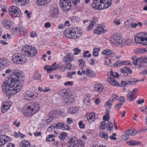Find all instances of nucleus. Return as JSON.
Masks as SVG:
<instances>
[{"instance_id":"obj_1","label":"nucleus","mask_w":147,"mask_h":147,"mask_svg":"<svg viewBox=\"0 0 147 147\" xmlns=\"http://www.w3.org/2000/svg\"><path fill=\"white\" fill-rule=\"evenodd\" d=\"M11 76L5 81L3 85V91L7 95L15 94L19 92V86L17 84L21 83L24 80L23 72L18 70H13Z\"/></svg>"},{"instance_id":"obj_2","label":"nucleus","mask_w":147,"mask_h":147,"mask_svg":"<svg viewBox=\"0 0 147 147\" xmlns=\"http://www.w3.org/2000/svg\"><path fill=\"white\" fill-rule=\"evenodd\" d=\"M40 106L38 102L34 101L30 102V105L26 109V111L24 113V115L26 117L31 116L39 110Z\"/></svg>"},{"instance_id":"obj_3","label":"nucleus","mask_w":147,"mask_h":147,"mask_svg":"<svg viewBox=\"0 0 147 147\" xmlns=\"http://www.w3.org/2000/svg\"><path fill=\"white\" fill-rule=\"evenodd\" d=\"M134 40L136 43L143 45H147V34L144 32L138 34L135 37Z\"/></svg>"},{"instance_id":"obj_4","label":"nucleus","mask_w":147,"mask_h":147,"mask_svg":"<svg viewBox=\"0 0 147 147\" xmlns=\"http://www.w3.org/2000/svg\"><path fill=\"white\" fill-rule=\"evenodd\" d=\"M9 13L11 16L14 18L20 17L22 14L20 9L17 6L14 5L9 7Z\"/></svg>"},{"instance_id":"obj_5","label":"nucleus","mask_w":147,"mask_h":147,"mask_svg":"<svg viewBox=\"0 0 147 147\" xmlns=\"http://www.w3.org/2000/svg\"><path fill=\"white\" fill-rule=\"evenodd\" d=\"M23 50L26 53V55L28 57H33L37 53V50L35 48L28 45L26 46L23 48Z\"/></svg>"},{"instance_id":"obj_6","label":"nucleus","mask_w":147,"mask_h":147,"mask_svg":"<svg viewBox=\"0 0 147 147\" xmlns=\"http://www.w3.org/2000/svg\"><path fill=\"white\" fill-rule=\"evenodd\" d=\"M122 39L119 34H115L111 36V41L114 45L117 46L122 44Z\"/></svg>"},{"instance_id":"obj_7","label":"nucleus","mask_w":147,"mask_h":147,"mask_svg":"<svg viewBox=\"0 0 147 147\" xmlns=\"http://www.w3.org/2000/svg\"><path fill=\"white\" fill-rule=\"evenodd\" d=\"M59 5L64 11H67L70 9L71 3L69 0H60Z\"/></svg>"},{"instance_id":"obj_8","label":"nucleus","mask_w":147,"mask_h":147,"mask_svg":"<svg viewBox=\"0 0 147 147\" xmlns=\"http://www.w3.org/2000/svg\"><path fill=\"white\" fill-rule=\"evenodd\" d=\"M131 60L133 64H140L142 63H147V56L137 58L136 56H133Z\"/></svg>"},{"instance_id":"obj_9","label":"nucleus","mask_w":147,"mask_h":147,"mask_svg":"<svg viewBox=\"0 0 147 147\" xmlns=\"http://www.w3.org/2000/svg\"><path fill=\"white\" fill-rule=\"evenodd\" d=\"M12 61L15 63L19 64H24L26 63L25 61L22 59V55L20 54H15L12 58Z\"/></svg>"},{"instance_id":"obj_10","label":"nucleus","mask_w":147,"mask_h":147,"mask_svg":"<svg viewBox=\"0 0 147 147\" xmlns=\"http://www.w3.org/2000/svg\"><path fill=\"white\" fill-rule=\"evenodd\" d=\"M37 96V94L34 92L28 91L26 92L24 98L26 100H33Z\"/></svg>"},{"instance_id":"obj_11","label":"nucleus","mask_w":147,"mask_h":147,"mask_svg":"<svg viewBox=\"0 0 147 147\" xmlns=\"http://www.w3.org/2000/svg\"><path fill=\"white\" fill-rule=\"evenodd\" d=\"M58 13V9L56 6H51L50 7L49 14L53 18L57 17Z\"/></svg>"},{"instance_id":"obj_12","label":"nucleus","mask_w":147,"mask_h":147,"mask_svg":"<svg viewBox=\"0 0 147 147\" xmlns=\"http://www.w3.org/2000/svg\"><path fill=\"white\" fill-rule=\"evenodd\" d=\"M11 139L6 135H0V146H1L8 142L11 141Z\"/></svg>"},{"instance_id":"obj_13","label":"nucleus","mask_w":147,"mask_h":147,"mask_svg":"<svg viewBox=\"0 0 147 147\" xmlns=\"http://www.w3.org/2000/svg\"><path fill=\"white\" fill-rule=\"evenodd\" d=\"M118 98V96L115 94H113L111 97V99H110L105 104V106H107L109 109L111 108V105L113 102L116 100Z\"/></svg>"},{"instance_id":"obj_14","label":"nucleus","mask_w":147,"mask_h":147,"mask_svg":"<svg viewBox=\"0 0 147 147\" xmlns=\"http://www.w3.org/2000/svg\"><path fill=\"white\" fill-rule=\"evenodd\" d=\"M11 21L9 19H5L2 21V24L4 27L6 29L10 30H12V27L11 23Z\"/></svg>"},{"instance_id":"obj_15","label":"nucleus","mask_w":147,"mask_h":147,"mask_svg":"<svg viewBox=\"0 0 147 147\" xmlns=\"http://www.w3.org/2000/svg\"><path fill=\"white\" fill-rule=\"evenodd\" d=\"M59 68V67L56 65H51L50 66L47 65L44 67V69L47 70V72L49 74Z\"/></svg>"},{"instance_id":"obj_16","label":"nucleus","mask_w":147,"mask_h":147,"mask_svg":"<svg viewBox=\"0 0 147 147\" xmlns=\"http://www.w3.org/2000/svg\"><path fill=\"white\" fill-rule=\"evenodd\" d=\"M55 128L57 129H60L62 130H69V127L68 125L65 123H64L62 122V123H55Z\"/></svg>"},{"instance_id":"obj_17","label":"nucleus","mask_w":147,"mask_h":147,"mask_svg":"<svg viewBox=\"0 0 147 147\" xmlns=\"http://www.w3.org/2000/svg\"><path fill=\"white\" fill-rule=\"evenodd\" d=\"M102 54L108 56L109 57H113L115 56L116 54L114 52L111 50L106 49L102 53Z\"/></svg>"},{"instance_id":"obj_18","label":"nucleus","mask_w":147,"mask_h":147,"mask_svg":"<svg viewBox=\"0 0 147 147\" xmlns=\"http://www.w3.org/2000/svg\"><path fill=\"white\" fill-rule=\"evenodd\" d=\"M69 144L71 147H78L79 146L77 139L75 137H74L70 139Z\"/></svg>"},{"instance_id":"obj_19","label":"nucleus","mask_w":147,"mask_h":147,"mask_svg":"<svg viewBox=\"0 0 147 147\" xmlns=\"http://www.w3.org/2000/svg\"><path fill=\"white\" fill-rule=\"evenodd\" d=\"M12 31L15 33L18 34H22V32H25L26 30L24 27L22 26H19V27H16L15 28H13Z\"/></svg>"},{"instance_id":"obj_20","label":"nucleus","mask_w":147,"mask_h":147,"mask_svg":"<svg viewBox=\"0 0 147 147\" xmlns=\"http://www.w3.org/2000/svg\"><path fill=\"white\" fill-rule=\"evenodd\" d=\"M72 27H71L64 30L63 34L66 37L70 39H71V38H73V36L71 35V32H73L72 30Z\"/></svg>"},{"instance_id":"obj_21","label":"nucleus","mask_w":147,"mask_h":147,"mask_svg":"<svg viewBox=\"0 0 147 147\" xmlns=\"http://www.w3.org/2000/svg\"><path fill=\"white\" fill-rule=\"evenodd\" d=\"M72 30H73V32H71V35L73 36V38H71V39H75L77 38L80 37L81 35V32L80 31H78V32H77L75 28H72Z\"/></svg>"},{"instance_id":"obj_22","label":"nucleus","mask_w":147,"mask_h":147,"mask_svg":"<svg viewBox=\"0 0 147 147\" xmlns=\"http://www.w3.org/2000/svg\"><path fill=\"white\" fill-rule=\"evenodd\" d=\"M106 32V31L102 27L99 26L97 27L96 29L94 30V33L98 35H100L105 33Z\"/></svg>"},{"instance_id":"obj_23","label":"nucleus","mask_w":147,"mask_h":147,"mask_svg":"<svg viewBox=\"0 0 147 147\" xmlns=\"http://www.w3.org/2000/svg\"><path fill=\"white\" fill-rule=\"evenodd\" d=\"M101 1L100 0H94L92 4V6L94 9L98 10L99 9V6Z\"/></svg>"},{"instance_id":"obj_24","label":"nucleus","mask_w":147,"mask_h":147,"mask_svg":"<svg viewBox=\"0 0 147 147\" xmlns=\"http://www.w3.org/2000/svg\"><path fill=\"white\" fill-rule=\"evenodd\" d=\"M52 0H37V3L39 6H44L49 3Z\"/></svg>"},{"instance_id":"obj_25","label":"nucleus","mask_w":147,"mask_h":147,"mask_svg":"<svg viewBox=\"0 0 147 147\" xmlns=\"http://www.w3.org/2000/svg\"><path fill=\"white\" fill-rule=\"evenodd\" d=\"M107 80L109 84L113 86H116L117 87L120 86L119 84L117 82L115 79L112 78L111 77H109L107 78Z\"/></svg>"},{"instance_id":"obj_26","label":"nucleus","mask_w":147,"mask_h":147,"mask_svg":"<svg viewBox=\"0 0 147 147\" xmlns=\"http://www.w3.org/2000/svg\"><path fill=\"white\" fill-rule=\"evenodd\" d=\"M73 57L70 54H68L67 56L64 57L62 59V62L63 63H69L72 61Z\"/></svg>"},{"instance_id":"obj_27","label":"nucleus","mask_w":147,"mask_h":147,"mask_svg":"<svg viewBox=\"0 0 147 147\" xmlns=\"http://www.w3.org/2000/svg\"><path fill=\"white\" fill-rule=\"evenodd\" d=\"M69 90L63 89L59 91V95L60 97L62 98L67 96V94L69 93Z\"/></svg>"},{"instance_id":"obj_28","label":"nucleus","mask_w":147,"mask_h":147,"mask_svg":"<svg viewBox=\"0 0 147 147\" xmlns=\"http://www.w3.org/2000/svg\"><path fill=\"white\" fill-rule=\"evenodd\" d=\"M95 116V114L93 113H90L86 114L85 117L88 121L89 122L91 121V122H92L94 120Z\"/></svg>"},{"instance_id":"obj_29","label":"nucleus","mask_w":147,"mask_h":147,"mask_svg":"<svg viewBox=\"0 0 147 147\" xmlns=\"http://www.w3.org/2000/svg\"><path fill=\"white\" fill-rule=\"evenodd\" d=\"M120 71L122 74L124 73V76H127L128 75L127 73L128 72L129 73H131L132 72L131 70L129 68L127 67H124V69H120Z\"/></svg>"},{"instance_id":"obj_30","label":"nucleus","mask_w":147,"mask_h":147,"mask_svg":"<svg viewBox=\"0 0 147 147\" xmlns=\"http://www.w3.org/2000/svg\"><path fill=\"white\" fill-rule=\"evenodd\" d=\"M94 90L99 92H102L103 89V87L102 84H97L94 85Z\"/></svg>"},{"instance_id":"obj_31","label":"nucleus","mask_w":147,"mask_h":147,"mask_svg":"<svg viewBox=\"0 0 147 147\" xmlns=\"http://www.w3.org/2000/svg\"><path fill=\"white\" fill-rule=\"evenodd\" d=\"M137 133V131L134 130H133L132 129H128L126 132V135L128 136L129 137L130 136H134Z\"/></svg>"},{"instance_id":"obj_32","label":"nucleus","mask_w":147,"mask_h":147,"mask_svg":"<svg viewBox=\"0 0 147 147\" xmlns=\"http://www.w3.org/2000/svg\"><path fill=\"white\" fill-rule=\"evenodd\" d=\"M20 146V147H30V145L28 141L24 140L21 142Z\"/></svg>"},{"instance_id":"obj_33","label":"nucleus","mask_w":147,"mask_h":147,"mask_svg":"<svg viewBox=\"0 0 147 147\" xmlns=\"http://www.w3.org/2000/svg\"><path fill=\"white\" fill-rule=\"evenodd\" d=\"M136 97L134 96V94L131 93L130 91L128 92L127 96V99L130 101H132L134 100Z\"/></svg>"},{"instance_id":"obj_34","label":"nucleus","mask_w":147,"mask_h":147,"mask_svg":"<svg viewBox=\"0 0 147 147\" xmlns=\"http://www.w3.org/2000/svg\"><path fill=\"white\" fill-rule=\"evenodd\" d=\"M51 123L52 121L50 118L46 120H43L42 121V123L43 125V127H45L47 125L51 124Z\"/></svg>"},{"instance_id":"obj_35","label":"nucleus","mask_w":147,"mask_h":147,"mask_svg":"<svg viewBox=\"0 0 147 147\" xmlns=\"http://www.w3.org/2000/svg\"><path fill=\"white\" fill-rule=\"evenodd\" d=\"M127 144L130 146H132L138 144H141V142H137L134 140H131L127 142Z\"/></svg>"},{"instance_id":"obj_36","label":"nucleus","mask_w":147,"mask_h":147,"mask_svg":"<svg viewBox=\"0 0 147 147\" xmlns=\"http://www.w3.org/2000/svg\"><path fill=\"white\" fill-rule=\"evenodd\" d=\"M69 20L71 22L74 23L79 22V20L78 17L76 16L70 17Z\"/></svg>"},{"instance_id":"obj_37","label":"nucleus","mask_w":147,"mask_h":147,"mask_svg":"<svg viewBox=\"0 0 147 147\" xmlns=\"http://www.w3.org/2000/svg\"><path fill=\"white\" fill-rule=\"evenodd\" d=\"M10 106L7 105H3L1 106V110L3 113H5L9 109Z\"/></svg>"},{"instance_id":"obj_38","label":"nucleus","mask_w":147,"mask_h":147,"mask_svg":"<svg viewBox=\"0 0 147 147\" xmlns=\"http://www.w3.org/2000/svg\"><path fill=\"white\" fill-rule=\"evenodd\" d=\"M86 74L87 76L92 77L95 75L94 72L90 69H86Z\"/></svg>"},{"instance_id":"obj_39","label":"nucleus","mask_w":147,"mask_h":147,"mask_svg":"<svg viewBox=\"0 0 147 147\" xmlns=\"http://www.w3.org/2000/svg\"><path fill=\"white\" fill-rule=\"evenodd\" d=\"M55 137V135L53 134L49 135L46 138V141L47 142H53L55 139L53 137Z\"/></svg>"},{"instance_id":"obj_40","label":"nucleus","mask_w":147,"mask_h":147,"mask_svg":"<svg viewBox=\"0 0 147 147\" xmlns=\"http://www.w3.org/2000/svg\"><path fill=\"white\" fill-rule=\"evenodd\" d=\"M100 50V48L94 47L92 53L93 56L95 57H97L98 55L99 51Z\"/></svg>"},{"instance_id":"obj_41","label":"nucleus","mask_w":147,"mask_h":147,"mask_svg":"<svg viewBox=\"0 0 147 147\" xmlns=\"http://www.w3.org/2000/svg\"><path fill=\"white\" fill-rule=\"evenodd\" d=\"M131 43V40H130L128 39L127 40H125L122 39V44H120V45H129Z\"/></svg>"},{"instance_id":"obj_42","label":"nucleus","mask_w":147,"mask_h":147,"mask_svg":"<svg viewBox=\"0 0 147 147\" xmlns=\"http://www.w3.org/2000/svg\"><path fill=\"white\" fill-rule=\"evenodd\" d=\"M101 1L100 3L99 6V10H102L104 9L103 7H104V5H105V3H107L108 0H100Z\"/></svg>"},{"instance_id":"obj_43","label":"nucleus","mask_w":147,"mask_h":147,"mask_svg":"<svg viewBox=\"0 0 147 147\" xmlns=\"http://www.w3.org/2000/svg\"><path fill=\"white\" fill-rule=\"evenodd\" d=\"M115 64H130V62L128 61H117Z\"/></svg>"},{"instance_id":"obj_44","label":"nucleus","mask_w":147,"mask_h":147,"mask_svg":"<svg viewBox=\"0 0 147 147\" xmlns=\"http://www.w3.org/2000/svg\"><path fill=\"white\" fill-rule=\"evenodd\" d=\"M138 81L135 78H131L129 79L127 82L129 85H135L136 84V82Z\"/></svg>"},{"instance_id":"obj_45","label":"nucleus","mask_w":147,"mask_h":147,"mask_svg":"<svg viewBox=\"0 0 147 147\" xmlns=\"http://www.w3.org/2000/svg\"><path fill=\"white\" fill-rule=\"evenodd\" d=\"M144 49H142L141 48L136 49L134 51V53L137 54L143 53H144Z\"/></svg>"},{"instance_id":"obj_46","label":"nucleus","mask_w":147,"mask_h":147,"mask_svg":"<svg viewBox=\"0 0 147 147\" xmlns=\"http://www.w3.org/2000/svg\"><path fill=\"white\" fill-rule=\"evenodd\" d=\"M99 136L101 138H104L106 140H107L108 138V134L105 133L104 131L100 132Z\"/></svg>"},{"instance_id":"obj_47","label":"nucleus","mask_w":147,"mask_h":147,"mask_svg":"<svg viewBox=\"0 0 147 147\" xmlns=\"http://www.w3.org/2000/svg\"><path fill=\"white\" fill-rule=\"evenodd\" d=\"M33 77L34 80H38L40 79L41 75L38 74L37 72L35 71L34 72V76Z\"/></svg>"},{"instance_id":"obj_48","label":"nucleus","mask_w":147,"mask_h":147,"mask_svg":"<svg viewBox=\"0 0 147 147\" xmlns=\"http://www.w3.org/2000/svg\"><path fill=\"white\" fill-rule=\"evenodd\" d=\"M91 101V99L87 98L86 100L84 101V105L87 107H89L90 105V102Z\"/></svg>"},{"instance_id":"obj_49","label":"nucleus","mask_w":147,"mask_h":147,"mask_svg":"<svg viewBox=\"0 0 147 147\" xmlns=\"http://www.w3.org/2000/svg\"><path fill=\"white\" fill-rule=\"evenodd\" d=\"M55 124H53L49 127L47 129V131L51 133L53 132V130L55 128Z\"/></svg>"},{"instance_id":"obj_50","label":"nucleus","mask_w":147,"mask_h":147,"mask_svg":"<svg viewBox=\"0 0 147 147\" xmlns=\"http://www.w3.org/2000/svg\"><path fill=\"white\" fill-rule=\"evenodd\" d=\"M112 3L111 0H108V1L107 3H105V5H104V7H103V8H104V9H106L110 6L111 5Z\"/></svg>"},{"instance_id":"obj_51","label":"nucleus","mask_w":147,"mask_h":147,"mask_svg":"<svg viewBox=\"0 0 147 147\" xmlns=\"http://www.w3.org/2000/svg\"><path fill=\"white\" fill-rule=\"evenodd\" d=\"M77 109L76 108L74 107H72L70 108L69 112L70 113H75L77 112Z\"/></svg>"},{"instance_id":"obj_52","label":"nucleus","mask_w":147,"mask_h":147,"mask_svg":"<svg viewBox=\"0 0 147 147\" xmlns=\"http://www.w3.org/2000/svg\"><path fill=\"white\" fill-rule=\"evenodd\" d=\"M67 135V134L66 133L63 132L60 134L59 136V138L61 140H64L65 138Z\"/></svg>"},{"instance_id":"obj_53","label":"nucleus","mask_w":147,"mask_h":147,"mask_svg":"<svg viewBox=\"0 0 147 147\" xmlns=\"http://www.w3.org/2000/svg\"><path fill=\"white\" fill-rule=\"evenodd\" d=\"M106 127V123L105 122L102 121L100 123V129L101 130L104 129Z\"/></svg>"},{"instance_id":"obj_54","label":"nucleus","mask_w":147,"mask_h":147,"mask_svg":"<svg viewBox=\"0 0 147 147\" xmlns=\"http://www.w3.org/2000/svg\"><path fill=\"white\" fill-rule=\"evenodd\" d=\"M57 114V113L55 111H52L49 114V116L50 118L53 119L55 117Z\"/></svg>"},{"instance_id":"obj_55","label":"nucleus","mask_w":147,"mask_h":147,"mask_svg":"<svg viewBox=\"0 0 147 147\" xmlns=\"http://www.w3.org/2000/svg\"><path fill=\"white\" fill-rule=\"evenodd\" d=\"M29 0H20V2L21 5H27L29 3Z\"/></svg>"},{"instance_id":"obj_56","label":"nucleus","mask_w":147,"mask_h":147,"mask_svg":"<svg viewBox=\"0 0 147 147\" xmlns=\"http://www.w3.org/2000/svg\"><path fill=\"white\" fill-rule=\"evenodd\" d=\"M107 126L110 129L109 130L111 131L113 129V125L112 123L110 121H108L107 123Z\"/></svg>"},{"instance_id":"obj_57","label":"nucleus","mask_w":147,"mask_h":147,"mask_svg":"<svg viewBox=\"0 0 147 147\" xmlns=\"http://www.w3.org/2000/svg\"><path fill=\"white\" fill-rule=\"evenodd\" d=\"M110 73L107 74L108 77H110V76H113V78H115L116 76L114 74V73L113 71V69H111L110 71Z\"/></svg>"},{"instance_id":"obj_58","label":"nucleus","mask_w":147,"mask_h":147,"mask_svg":"<svg viewBox=\"0 0 147 147\" xmlns=\"http://www.w3.org/2000/svg\"><path fill=\"white\" fill-rule=\"evenodd\" d=\"M65 68H66V69L71 70L74 69L75 68V67L74 65H67L65 67Z\"/></svg>"},{"instance_id":"obj_59","label":"nucleus","mask_w":147,"mask_h":147,"mask_svg":"<svg viewBox=\"0 0 147 147\" xmlns=\"http://www.w3.org/2000/svg\"><path fill=\"white\" fill-rule=\"evenodd\" d=\"M74 102V100L72 98L69 97L67 102V103L68 105H70L71 103Z\"/></svg>"},{"instance_id":"obj_60","label":"nucleus","mask_w":147,"mask_h":147,"mask_svg":"<svg viewBox=\"0 0 147 147\" xmlns=\"http://www.w3.org/2000/svg\"><path fill=\"white\" fill-rule=\"evenodd\" d=\"M138 25L140 27L142 26V24L140 22H138L137 23H134V25H132V28H135L136 26Z\"/></svg>"},{"instance_id":"obj_61","label":"nucleus","mask_w":147,"mask_h":147,"mask_svg":"<svg viewBox=\"0 0 147 147\" xmlns=\"http://www.w3.org/2000/svg\"><path fill=\"white\" fill-rule=\"evenodd\" d=\"M136 66V65H135ZM138 65V69L140 70H143L145 68H146L147 67L145 65Z\"/></svg>"},{"instance_id":"obj_62","label":"nucleus","mask_w":147,"mask_h":147,"mask_svg":"<svg viewBox=\"0 0 147 147\" xmlns=\"http://www.w3.org/2000/svg\"><path fill=\"white\" fill-rule=\"evenodd\" d=\"M78 125L79 126V127L81 128H83L84 127L85 125L84 124L83 122L81 121H80L78 122Z\"/></svg>"},{"instance_id":"obj_63","label":"nucleus","mask_w":147,"mask_h":147,"mask_svg":"<svg viewBox=\"0 0 147 147\" xmlns=\"http://www.w3.org/2000/svg\"><path fill=\"white\" fill-rule=\"evenodd\" d=\"M7 64L6 61L4 59H0V64Z\"/></svg>"},{"instance_id":"obj_64","label":"nucleus","mask_w":147,"mask_h":147,"mask_svg":"<svg viewBox=\"0 0 147 147\" xmlns=\"http://www.w3.org/2000/svg\"><path fill=\"white\" fill-rule=\"evenodd\" d=\"M78 144L79 146L80 145L81 147H84L85 146V143L82 140H80Z\"/></svg>"}]
</instances>
